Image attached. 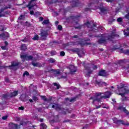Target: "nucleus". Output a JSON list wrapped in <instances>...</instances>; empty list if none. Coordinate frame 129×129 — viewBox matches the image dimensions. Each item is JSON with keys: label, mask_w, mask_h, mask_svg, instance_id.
Returning <instances> with one entry per match:
<instances>
[{"label": "nucleus", "mask_w": 129, "mask_h": 129, "mask_svg": "<svg viewBox=\"0 0 129 129\" xmlns=\"http://www.w3.org/2000/svg\"><path fill=\"white\" fill-rule=\"evenodd\" d=\"M115 36V33L114 32H110L107 36V34H102L100 36V39L98 40V44H106V40H111Z\"/></svg>", "instance_id": "nucleus-3"}, {"label": "nucleus", "mask_w": 129, "mask_h": 129, "mask_svg": "<svg viewBox=\"0 0 129 129\" xmlns=\"http://www.w3.org/2000/svg\"><path fill=\"white\" fill-rule=\"evenodd\" d=\"M119 48H120V45H119V46H117L116 47H115V49H118Z\"/></svg>", "instance_id": "nucleus-54"}, {"label": "nucleus", "mask_w": 129, "mask_h": 129, "mask_svg": "<svg viewBox=\"0 0 129 129\" xmlns=\"http://www.w3.org/2000/svg\"><path fill=\"white\" fill-rule=\"evenodd\" d=\"M100 107H101L100 105H99V106L96 107V108L98 109V108H100Z\"/></svg>", "instance_id": "nucleus-57"}, {"label": "nucleus", "mask_w": 129, "mask_h": 129, "mask_svg": "<svg viewBox=\"0 0 129 129\" xmlns=\"http://www.w3.org/2000/svg\"><path fill=\"white\" fill-rule=\"evenodd\" d=\"M53 85H54V86H56V88L55 89H59V87H60V85H59L58 84H57L56 83H54Z\"/></svg>", "instance_id": "nucleus-28"}, {"label": "nucleus", "mask_w": 129, "mask_h": 129, "mask_svg": "<svg viewBox=\"0 0 129 129\" xmlns=\"http://www.w3.org/2000/svg\"><path fill=\"white\" fill-rule=\"evenodd\" d=\"M5 14H6V15H8V14H9V12H6Z\"/></svg>", "instance_id": "nucleus-61"}, {"label": "nucleus", "mask_w": 129, "mask_h": 129, "mask_svg": "<svg viewBox=\"0 0 129 129\" xmlns=\"http://www.w3.org/2000/svg\"><path fill=\"white\" fill-rule=\"evenodd\" d=\"M85 25H86V26H87V27H88V28H90V29H89V30L90 31H93V32H95V31H97V27H96V25L95 24H93V27H90L91 26L90 25H91V24H90V23H89V22H87Z\"/></svg>", "instance_id": "nucleus-8"}, {"label": "nucleus", "mask_w": 129, "mask_h": 129, "mask_svg": "<svg viewBox=\"0 0 129 129\" xmlns=\"http://www.w3.org/2000/svg\"><path fill=\"white\" fill-rule=\"evenodd\" d=\"M48 62L50 63H55L56 62V60L54 58H50L48 60Z\"/></svg>", "instance_id": "nucleus-27"}, {"label": "nucleus", "mask_w": 129, "mask_h": 129, "mask_svg": "<svg viewBox=\"0 0 129 129\" xmlns=\"http://www.w3.org/2000/svg\"><path fill=\"white\" fill-rule=\"evenodd\" d=\"M21 59H22L23 62L25 61H30V60H33V56L28 55V54L25 55H20Z\"/></svg>", "instance_id": "nucleus-5"}, {"label": "nucleus", "mask_w": 129, "mask_h": 129, "mask_svg": "<svg viewBox=\"0 0 129 129\" xmlns=\"http://www.w3.org/2000/svg\"><path fill=\"white\" fill-rule=\"evenodd\" d=\"M52 108H54V109H56V110H59L60 109V107H59V105L58 104H54L52 106Z\"/></svg>", "instance_id": "nucleus-17"}, {"label": "nucleus", "mask_w": 129, "mask_h": 129, "mask_svg": "<svg viewBox=\"0 0 129 129\" xmlns=\"http://www.w3.org/2000/svg\"><path fill=\"white\" fill-rule=\"evenodd\" d=\"M104 28L102 26H99V28H98V30L99 31H102Z\"/></svg>", "instance_id": "nucleus-32"}, {"label": "nucleus", "mask_w": 129, "mask_h": 129, "mask_svg": "<svg viewBox=\"0 0 129 129\" xmlns=\"http://www.w3.org/2000/svg\"><path fill=\"white\" fill-rule=\"evenodd\" d=\"M112 93L110 92H106L104 93V95H102V93L98 92L95 94L94 97H91L90 99H92L93 102L95 101H100L102 99V98H104L105 99L106 98H109L110 97V95H111Z\"/></svg>", "instance_id": "nucleus-1"}, {"label": "nucleus", "mask_w": 129, "mask_h": 129, "mask_svg": "<svg viewBox=\"0 0 129 129\" xmlns=\"http://www.w3.org/2000/svg\"><path fill=\"white\" fill-rule=\"evenodd\" d=\"M99 84H102L103 85H105V86H106L107 85V84L106 83L103 82H100L99 83Z\"/></svg>", "instance_id": "nucleus-33"}, {"label": "nucleus", "mask_w": 129, "mask_h": 129, "mask_svg": "<svg viewBox=\"0 0 129 129\" xmlns=\"http://www.w3.org/2000/svg\"><path fill=\"white\" fill-rule=\"evenodd\" d=\"M29 76V75H30V74H29V72L26 71L23 74V76Z\"/></svg>", "instance_id": "nucleus-29"}, {"label": "nucleus", "mask_w": 129, "mask_h": 129, "mask_svg": "<svg viewBox=\"0 0 129 129\" xmlns=\"http://www.w3.org/2000/svg\"><path fill=\"white\" fill-rule=\"evenodd\" d=\"M81 26H79L78 27H76V29H81Z\"/></svg>", "instance_id": "nucleus-58"}, {"label": "nucleus", "mask_w": 129, "mask_h": 129, "mask_svg": "<svg viewBox=\"0 0 129 129\" xmlns=\"http://www.w3.org/2000/svg\"><path fill=\"white\" fill-rule=\"evenodd\" d=\"M85 11L86 12H89V11H90V9H89V8H86V9H85Z\"/></svg>", "instance_id": "nucleus-45"}, {"label": "nucleus", "mask_w": 129, "mask_h": 129, "mask_svg": "<svg viewBox=\"0 0 129 129\" xmlns=\"http://www.w3.org/2000/svg\"><path fill=\"white\" fill-rule=\"evenodd\" d=\"M121 50L122 53H124V54H126L127 55H129V50H123V49H121Z\"/></svg>", "instance_id": "nucleus-24"}, {"label": "nucleus", "mask_w": 129, "mask_h": 129, "mask_svg": "<svg viewBox=\"0 0 129 129\" xmlns=\"http://www.w3.org/2000/svg\"><path fill=\"white\" fill-rule=\"evenodd\" d=\"M40 121L41 122H43L44 121V119H40Z\"/></svg>", "instance_id": "nucleus-52"}, {"label": "nucleus", "mask_w": 129, "mask_h": 129, "mask_svg": "<svg viewBox=\"0 0 129 129\" xmlns=\"http://www.w3.org/2000/svg\"><path fill=\"white\" fill-rule=\"evenodd\" d=\"M28 41V40H27V39H23V40H22V41L23 42H27Z\"/></svg>", "instance_id": "nucleus-48"}, {"label": "nucleus", "mask_w": 129, "mask_h": 129, "mask_svg": "<svg viewBox=\"0 0 129 129\" xmlns=\"http://www.w3.org/2000/svg\"><path fill=\"white\" fill-rule=\"evenodd\" d=\"M56 54V51H52L51 52V55H55Z\"/></svg>", "instance_id": "nucleus-46"}, {"label": "nucleus", "mask_w": 129, "mask_h": 129, "mask_svg": "<svg viewBox=\"0 0 129 129\" xmlns=\"http://www.w3.org/2000/svg\"><path fill=\"white\" fill-rule=\"evenodd\" d=\"M83 129H87V126H84Z\"/></svg>", "instance_id": "nucleus-55"}, {"label": "nucleus", "mask_w": 129, "mask_h": 129, "mask_svg": "<svg viewBox=\"0 0 129 129\" xmlns=\"http://www.w3.org/2000/svg\"><path fill=\"white\" fill-rule=\"evenodd\" d=\"M30 15H34V11H30Z\"/></svg>", "instance_id": "nucleus-50"}, {"label": "nucleus", "mask_w": 129, "mask_h": 129, "mask_svg": "<svg viewBox=\"0 0 129 129\" xmlns=\"http://www.w3.org/2000/svg\"><path fill=\"white\" fill-rule=\"evenodd\" d=\"M19 65V63L18 62H13L12 64V66H9L10 69H13V70H16L15 69V67H17Z\"/></svg>", "instance_id": "nucleus-15"}, {"label": "nucleus", "mask_w": 129, "mask_h": 129, "mask_svg": "<svg viewBox=\"0 0 129 129\" xmlns=\"http://www.w3.org/2000/svg\"><path fill=\"white\" fill-rule=\"evenodd\" d=\"M121 21H122V18H119L117 19V21L119 22H121Z\"/></svg>", "instance_id": "nucleus-38"}, {"label": "nucleus", "mask_w": 129, "mask_h": 129, "mask_svg": "<svg viewBox=\"0 0 129 129\" xmlns=\"http://www.w3.org/2000/svg\"><path fill=\"white\" fill-rule=\"evenodd\" d=\"M100 10L101 13H103V14H105L106 12H107V10H106V9H105V8H100Z\"/></svg>", "instance_id": "nucleus-20"}, {"label": "nucleus", "mask_w": 129, "mask_h": 129, "mask_svg": "<svg viewBox=\"0 0 129 129\" xmlns=\"http://www.w3.org/2000/svg\"><path fill=\"white\" fill-rule=\"evenodd\" d=\"M118 89L119 92L118 95H121L122 97H123V96H124V94H127V93H129V90L127 89V88L122 87L121 88H118Z\"/></svg>", "instance_id": "nucleus-4"}, {"label": "nucleus", "mask_w": 129, "mask_h": 129, "mask_svg": "<svg viewBox=\"0 0 129 129\" xmlns=\"http://www.w3.org/2000/svg\"><path fill=\"white\" fill-rule=\"evenodd\" d=\"M8 118V116H4L2 117V119H4V120H6V119H7Z\"/></svg>", "instance_id": "nucleus-40"}, {"label": "nucleus", "mask_w": 129, "mask_h": 129, "mask_svg": "<svg viewBox=\"0 0 129 129\" xmlns=\"http://www.w3.org/2000/svg\"><path fill=\"white\" fill-rule=\"evenodd\" d=\"M107 2H108V3H111V2H112V0H107Z\"/></svg>", "instance_id": "nucleus-53"}, {"label": "nucleus", "mask_w": 129, "mask_h": 129, "mask_svg": "<svg viewBox=\"0 0 129 129\" xmlns=\"http://www.w3.org/2000/svg\"><path fill=\"white\" fill-rule=\"evenodd\" d=\"M5 46L7 47L8 46V42L7 41L5 42Z\"/></svg>", "instance_id": "nucleus-51"}, {"label": "nucleus", "mask_w": 129, "mask_h": 129, "mask_svg": "<svg viewBox=\"0 0 129 129\" xmlns=\"http://www.w3.org/2000/svg\"><path fill=\"white\" fill-rule=\"evenodd\" d=\"M29 101H30V102H33V100H32V99H29Z\"/></svg>", "instance_id": "nucleus-60"}, {"label": "nucleus", "mask_w": 129, "mask_h": 129, "mask_svg": "<svg viewBox=\"0 0 129 129\" xmlns=\"http://www.w3.org/2000/svg\"><path fill=\"white\" fill-rule=\"evenodd\" d=\"M128 68V67L126 68V67H124V69H127Z\"/></svg>", "instance_id": "nucleus-62"}, {"label": "nucleus", "mask_w": 129, "mask_h": 129, "mask_svg": "<svg viewBox=\"0 0 129 129\" xmlns=\"http://www.w3.org/2000/svg\"><path fill=\"white\" fill-rule=\"evenodd\" d=\"M60 55L62 56H65V52L64 51H61L60 53Z\"/></svg>", "instance_id": "nucleus-34"}, {"label": "nucleus", "mask_w": 129, "mask_h": 129, "mask_svg": "<svg viewBox=\"0 0 129 129\" xmlns=\"http://www.w3.org/2000/svg\"><path fill=\"white\" fill-rule=\"evenodd\" d=\"M39 20L40 21H44V18L43 17H40Z\"/></svg>", "instance_id": "nucleus-47"}, {"label": "nucleus", "mask_w": 129, "mask_h": 129, "mask_svg": "<svg viewBox=\"0 0 129 129\" xmlns=\"http://www.w3.org/2000/svg\"><path fill=\"white\" fill-rule=\"evenodd\" d=\"M17 120L18 121H20V120H21V119L20 118H17Z\"/></svg>", "instance_id": "nucleus-59"}, {"label": "nucleus", "mask_w": 129, "mask_h": 129, "mask_svg": "<svg viewBox=\"0 0 129 129\" xmlns=\"http://www.w3.org/2000/svg\"><path fill=\"white\" fill-rule=\"evenodd\" d=\"M55 74H60V70H57L54 71Z\"/></svg>", "instance_id": "nucleus-31"}, {"label": "nucleus", "mask_w": 129, "mask_h": 129, "mask_svg": "<svg viewBox=\"0 0 129 129\" xmlns=\"http://www.w3.org/2000/svg\"><path fill=\"white\" fill-rule=\"evenodd\" d=\"M11 8H12L11 5H9V7H6L4 8H3V6L0 5V13H3V12H4L5 10H7V9H11ZM4 16H5V14H0V18Z\"/></svg>", "instance_id": "nucleus-9"}, {"label": "nucleus", "mask_w": 129, "mask_h": 129, "mask_svg": "<svg viewBox=\"0 0 129 129\" xmlns=\"http://www.w3.org/2000/svg\"><path fill=\"white\" fill-rule=\"evenodd\" d=\"M99 76H107L108 74L105 72V70H101L99 72Z\"/></svg>", "instance_id": "nucleus-13"}, {"label": "nucleus", "mask_w": 129, "mask_h": 129, "mask_svg": "<svg viewBox=\"0 0 129 129\" xmlns=\"http://www.w3.org/2000/svg\"><path fill=\"white\" fill-rule=\"evenodd\" d=\"M75 99H76V98H75L71 99V100H69V99H68V98H66V100L67 101H68V102H74V101H75Z\"/></svg>", "instance_id": "nucleus-21"}, {"label": "nucleus", "mask_w": 129, "mask_h": 129, "mask_svg": "<svg viewBox=\"0 0 129 129\" xmlns=\"http://www.w3.org/2000/svg\"><path fill=\"white\" fill-rule=\"evenodd\" d=\"M73 38H74V39H75V38H78V36H77V35H75V36H73Z\"/></svg>", "instance_id": "nucleus-49"}, {"label": "nucleus", "mask_w": 129, "mask_h": 129, "mask_svg": "<svg viewBox=\"0 0 129 129\" xmlns=\"http://www.w3.org/2000/svg\"><path fill=\"white\" fill-rule=\"evenodd\" d=\"M124 34L125 36H128L129 35V29L127 28L126 30H124Z\"/></svg>", "instance_id": "nucleus-23"}, {"label": "nucleus", "mask_w": 129, "mask_h": 129, "mask_svg": "<svg viewBox=\"0 0 129 129\" xmlns=\"http://www.w3.org/2000/svg\"><path fill=\"white\" fill-rule=\"evenodd\" d=\"M74 20H79V16H75L74 18Z\"/></svg>", "instance_id": "nucleus-39"}, {"label": "nucleus", "mask_w": 129, "mask_h": 129, "mask_svg": "<svg viewBox=\"0 0 129 129\" xmlns=\"http://www.w3.org/2000/svg\"><path fill=\"white\" fill-rule=\"evenodd\" d=\"M81 64L85 67L84 72L87 77L89 76V74H91V73H92V69L93 70H95V69H97V66H95L94 64L86 63H85V62H81Z\"/></svg>", "instance_id": "nucleus-2"}, {"label": "nucleus", "mask_w": 129, "mask_h": 129, "mask_svg": "<svg viewBox=\"0 0 129 129\" xmlns=\"http://www.w3.org/2000/svg\"><path fill=\"white\" fill-rule=\"evenodd\" d=\"M21 50H23V51L27 50V46L26 44H23L21 45Z\"/></svg>", "instance_id": "nucleus-22"}, {"label": "nucleus", "mask_w": 129, "mask_h": 129, "mask_svg": "<svg viewBox=\"0 0 129 129\" xmlns=\"http://www.w3.org/2000/svg\"><path fill=\"white\" fill-rule=\"evenodd\" d=\"M47 128V125L45 124L44 123H42L40 124V129H46Z\"/></svg>", "instance_id": "nucleus-19"}, {"label": "nucleus", "mask_w": 129, "mask_h": 129, "mask_svg": "<svg viewBox=\"0 0 129 129\" xmlns=\"http://www.w3.org/2000/svg\"><path fill=\"white\" fill-rule=\"evenodd\" d=\"M125 18H126L127 20H129V13H128V14H127V15L125 16Z\"/></svg>", "instance_id": "nucleus-42"}, {"label": "nucleus", "mask_w": 129, "mask_h": 129, "mask_svg": "<svg viewBox=\"0 0 129 129\" xmlns=\"http://www.w3.org/2000/svg\"><path fill=\"white\" fill-rule=\"evenodd\" d=\"M118 109H120V110H122V111H123V112H124V113H126V114L128 115L129 114V112L128 111H127V110H126L125 109V108L124 107H119L118 108Z\"/></svg>", "instance_id": "nucleus-14"}, {"label": "nucleus", "mask_w": 129, "mask_h": 129, "mask_svg": "<svg viewBox=\"0 0 129 129\" xmlns=\"http://www.w3.org/2000/svg\"><path fill=\"white\" fill-rule=\"evenodd\" d=\"M70 70L71 73L72 74H73V73H75V72H76L77 70V68L75 67L74 66H71L70 67Z\"/></svg>", "instance_id": "nucleus-12"}, {"label": "nucleus", "mask_w": 129, "mask_h": 129, "mask_svg": "<svg viewBox=\"0 0 129 129\" xmlns=\"http://www.w3.org/2000/svg\"><path fill=\"white\" fill-rule=\"evenodd\" d=\"M32 64L33 66L35 67H40L41 66V64H40L39 62H32Z\"/></svg>", "instance_id": "nucleus-18"}, {"label": "nucleus", "mask_w": 129, "mask_h": 129, "mask_svg": "<svg viewBox=\"0 0 129 129\" xmlns=\"http://www.w3.org/2000/svg\"><path fill=\"white\" fill-rule=\"evenodd\" d=\"M58 30H59V31H61L62 30V26L61 25H58L57 27Z\"/></svg>", "instance_id": "nucleus-36"}, {"label": "nucleus", "mask_w": 129, "mask_h": 129, "mask_svg": "<svg viewBox=\"0 0 129 129\" xmlns=\"http://www.w3.org/2000/svg\"><path fill=\"white\" fill-rule=\"evenodd\" d=\"M35 6H36V0H32L30 2L27 7L29 8V10H31L33 8V7H35Z\"/></svg>", "instance_id": "nucleus-11"}, {"label": "nucleus", "mask_w": 129, "mask_h": 129, "mask_svg": "<svg viewBox=\"0 0 129 129\" xmlns=\"http://www.w3.org/2000/svg\"><path fill=\"white\" fill-rule=\"evenodd\" d=\"M58 24H59V22L58 21H56L55 25L57 26V25H58Z\"/></svg>", "instance_id": "nucleus-56"}, {"label": "nucleus", "mask_w": 129, "mask_h": 129, "mask_svg": "<svg viewBox=\"0 0 129 129\" xmlns=\"http://www.w3.org/2000/svg\"><path fill=\"white\" fill-rule=\"evenodd\" d=\"M113 120L114 121V123H116V124H118V125H120V124H124L125 125H129L128 123H124V121L118 120L117 118L114 117L113 118Z\"/></svg>", "instance_id": "nucleus-6"}, {"label": "nucleus", "mask_w": 129, "mask_h": 129, "mask_svg": "<svg viewBox=\"0 0 129 129\" xmlns=\"http://www.w3.org/2000/svg\"><path fill=\"white\" fill-rule=\"evenodd\" d=\"M33 100H38V98L37 97H33Z\"/></svg>", "instance_id": "nucleus-43"}, {"label": "nucleus", "mask_w": 129, "mask_h": 129, "mask_svg": "<svg viewBox=\"0 0 129 129\" xmlns=\"http://www.w3.org/2000/svg\"><path fill=\"white\" fill-rule=\"evenodd\" d=\"M49 23H50L49 20H45L42 22V25H47V24H49Z\"/></svg>", "instance_id": "nucleus-25"}, {"label": "nucleus", "mask_w": 129, "mask_h": 129, "mask_svg": "<svg viewBox=\"0 0 129 129\" xmlns=\"http://www.w3.org/2000/svg\"><path fill=\"white\" fill-rule=\"evenodd\" d=\"M86 85H88V83H86Z\"/></svg>", "instance_id": "nucleus-63"}, {"label": "nucleus", "mask_w": 129, "mask_h": 129, "mask_svg": "<svg viewBox=\"0 0 129 129\" xmlns=\"http://www.w3.org/2000/svg\"><path fill=\"white\" fill-rule=\"evenodd\" d=\"M1 48L3 50H6V49H7V46H2Z\"/></svg>", "instance_id": "nucleus-41"}, {"label": "nucleus", "mask_w": 129, "mask_h": 129, "mask_svg": "<svg viewBox=\"0 0 129 129\" xmlns=\"http://www.w3.org/2000/svg\"><path fill=\"white\" fill-rule=\"evenodd\" d=\"M40 37L38 35H35L34 37L33 38V40H39Z\"/></svg>", "instance_id": "nucleus-26"}, {"label": "nucleus", "mask_w": 129, "mask_h": 129, "mask_svg": "<svg viewBox=\"0 0 129 129\" xmlns=\"http://www.w3.org/2000/svg\"><path fill=\"white\" fill-rule=\"evenodd\" d=\"M18 95V91H15L13 93L10 94L9 95H3V97L4 98H7L10 96V97H14V96H17Z\"/></svg>", "instance_id": "nucleus-10"}, {"label": "nucleus", "mask_w": 129, "mask_h": 129, "mask_svg": "<svg viewBox=\"0 0 129 129\" xmlns=\"http://www.w3.org/2000/svg\"><path fill=\"white\" fill-rule=\"evenodd\" d=\"M24 108H25L24 107H19V109L21 110H24Z\"/></svg>", "instance_id": "nucleus-44"}, {"label": "nucleus", "mask_w": 129, "mask_h": 129, "mask_svg": "<svg viewBox=\"0 0 129 129\" xmlns=\"http://www.w3.org/2000/svg\"><path fill=\"white\" fill-rule=\"evenodd\" d=\"M40 35L42 40H46V38H47V36H48V32L47 31L41 30Z\"/></svg>", "instance_id": "nucleus-7"}, {"label": "nucleus", "mask_w": 129, "mask_h": 129, "mask_svg": "<svg viewBox=\"0 0 129 129\" xmlns=\"http://www.w3.org/2000/svg\"><path fill=\"white\" fill-rule=\"evenodd\" d=\"M20 124H21V125H25V124H27V122H21Z\"/></svg>", "instance_id": "nucleus-37"}, {"label": "nucleus", "mask_w": 129, "mask_h": 129, "mask_svg": "<svg viewBox=\"0 0 129 129\" xmlns=\"http://www.w3.org/2000/svg\"><path fill=\"white\" fill-rule=\"evenodd\" d=\"M111 88H113V86H112V87H111Z\"/></svg>", "instance_id": "nucleus-64"}, {"label": "nucleus", "mask_w": 129, "mask_h": 129, "mask_svg": "<svg viewBox=\"0 0 129 129\" xmlns=\"http://www.w3.org/2000/svg\"><path fill=\"white\" fill-rule=\"evenodd\" d=\"M18 20H24V15H21Z\"/></svg>", "instance_id": "nucleus-35"}, {"label": "nucleus", "mask_w": 129, "mask_h": 129, "mask_svg": "<svg viewBox=\"0 0 129 129\" xmlns=\"http://www.w3.org/2000/svg\"><path fill=\"white\" fill-rule=\"evenodd\" d=\"M41 98H42V99L44 100V101H48V99H47V98H46V97L45 96H42Z\"/></svg>", "instance_id": "nucleus-30"}, {"label": "nucleus", "mask_w": 129, "mask_h": 129, "mask_svg": "<svg viewBox=\"0 0 129 129\" xmlns=\"http://www.w3.org/2000/svg\"><path fill=\"white\" fill-rule=\"evenodd\" d=\"M11 127H12V128H15V129L20 128V125L17 124L12 123L11 124Z\"/></svg>", "instance_id": "nucleus-16"}]
</instances>
